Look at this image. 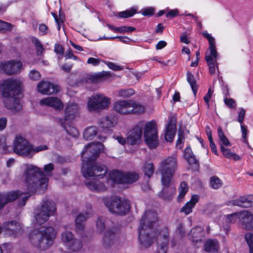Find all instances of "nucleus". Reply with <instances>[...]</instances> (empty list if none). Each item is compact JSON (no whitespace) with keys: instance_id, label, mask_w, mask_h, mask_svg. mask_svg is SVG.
<instances>
[{"instance_id":"f257e3e1","label":"nucleus","mask_w":253,"mask_h":253,"mask_svg":"<svg viewBox=\"0 0 253 253\" xmlns=\"http://www.w3.org/2000/svg\"><path fill=\"white\" fill-rule=\"evenodd\" d=\"M103 145L100 142L88 144L82 153L83 166L82 171L85 177H93L92 180L86 182L87 187L92 191L101 192L106 190V187L97 179L102 178L107 171V168L102 165L95 164L94 161L103 149Z\"/></svg>"},{"instance_id":"f03ea898","label":"nucleus","mask_w":253,"mask_h":253,"mask_svg":"<svg viewBox=\"0 0 253 253\" xmlns=\"http://www.w3.org/2000/svg\"><path fill=\"white\" fill-rule=\"evenodd\" d=\"M144 127V136L146 144L150 149L156 148L159 144V141L157 125L155 121H151L146 124L144 121L138 122L128 136L127 143L130 145L137 144L142 136Z\"/></svg>"},{"instance_id":"7ed1b4c3","label":"nucleus","mask_w":253,"mask_h":253,"mask_svg":"<svg viewBox=\"0 0 253 253\" xmlns=\"http://www.w3.org/2000/svg\"><path fill=\"white\" fill-rule=\"evenodd\" d=\"M21 86L20 81L11 79L4 81L1 86L4 106L13 112L19 111L22 108L20 100L16 97L21 92Z\"/></svg>"},{"instance_id":"20e7f679","label":"nucleus","mask_w":253,"mask_h":253,"mask_svg":"<svg viewBox=\"0 0 253 253\" xmlns=\"http://www.w3.org/2000/svg\"><path fill=\"white\" fill-rule=\"evenodd\" d=\"M28 190L31 192L37 189L44 191L47 189L48 178L43 176L42 169L34 165H29L24 171Z\"/></svg>"},{"instance_id":"39448f33","label":"nucleus","mask_w":253,"mask_h":253,"mask_svg":"<svg viewBox=\"0 0 253 253\" xmlns=\"http://www.w3.org/2000/svg\"><path fill=\"white\" fill-rule=\"evenodd\" d=\"M56 232L52 227H48L40 231L32 232L30 240L32 245L40 250H45L53 244Z\"/></svg>"},{"instance_id":"423d86ee","label":"nucleus","mask_w":253,"mask_h":253,"mask_svg":"<svg viewBox=\"0 0 253 253\" xmlns=\"http://www.w3.org/2000/svg\"><path fill=\"white\" fill-rule=\"evenodd\" d=\"M178 168V160L176 155L164 158L160 163L158 171L161 176V182L164 186L171 185L173 177Z\"/></svg>"},{"instance_id":"0eeeda50","label":"nucleus","mask_w":253,"mask_h":253,"mask_svg":"<svg viewBox=\"0 0 253 253\" xmlns=\"http://www.w3.org/2000/svg\"><path fill=\"white\" fill-rule=\"evenodd\" d=\"M56 211V207L54 202L48 199L43 200L35 212V219L37 223L40 225L44 224L50 216L55 214Z\"/></svg>"},{"instance_id":"6e6552de","label":"nucleus","mask_w":253,"mask_h":253,"mask_svg":"<svg viewBox=\"0 0 253 253\" xmlns=\"http://www.w3.org/2000/svg\"><path fill=\"white\" fill-rule=\"evenodd\" d=\"M105 206L111 212L119 215H126L130 210V203L127 200L118 197H106L103 199Z\"/></svg>"},{"instance_id":"1a4fd4ad","label":"nucleus","mask_w":253,"mask_h":253,"mask_svg":"<svg viewBox=\"0 0 253 253\" xmlns=\"http://www.w3.org/2000/svg\"><path fill=\"white\" fill-rule=\"evenodd\" d=\"M204 36L208 39L210 47L206 51L205 60L209 67V71L211 74L215 72V65L217 68L216 59L218 57V53L215 49L214 39L208 33H204Z\"/></svg>"},{"instance_id":"9d476101","label":"nucleus","mask_w":253,"mask_h":253,"mask_svg":"<svg viewBox=\"0 0 253 253\" xmlns=\"http://www.w3.org/2000/svg\"><path fill=\"white\" fill-rule=\"evenodd\" d=\"M31 196L29 193H23L20 191H11L0 194V210H2L7 203L15 201L17 198L21 199L22 202L19 205L23 206L26 202Z\"/></svg>"},{"instance_id":"9b49d317","label":"nucleus","mask_w":253,"mask_h":253,"mask_svg":"<svg viewBox=\"0 0 253 253\" xmlns=\"http://www.w3.org/2000/svg\"><path fill=\"white\" fill-rule=\"evenodd\" d=\"M110 103L109 98L103 94L96 93L92 95L87 102V108L90 111H98L105 109Z\"/></svg>"},{"instance_id":"f8f14e48","label":"nucleus","mask_w":253,"mask_h":253,"mask_svg":"<svg viewBox=\"0 0 253 253\" xmlns=\"http://www.w3.org/2000/svg\"><path fill=\"white\" fill-rule=\"evenodd\" d=\"M13 151L16 154L30 157L32 145L22 136L16 135L13 140Z\"/></svg>"},{"instance_id":"ddd939ff","label":"nucleus","mask_w":253,"mask_h":253,"mask_svg":"<svg viewBox=\"0 0 253 253\" xmlns=\"http://www.w3.org/2000/svg\"><path fill=\"white\" fill-rule=\"evenodd\" d=\"M138 233L140 248L143 249L150 247L156 237V233L152 229L139 227Z\"/></svg>"},{"instance_id":"4468645a","label":"nucleus","mask_w":253,"mask_h":253,"mask_svg":"<svg viewBox=\"0 0 253 253\" xmlns=\"http://www.w3.org/2000/svg\"><path fill=\"white\" fill-rule=\"evenodd\" d=\"M157 220V214L155 211H147L140 220V227L152 229Z\"/></svg>"},{"instance_id":"2eb2a0df","label":"nucleus","mask_w":253,"mask_h":253,"mask_svg":"<svg viewBox=\"0 0 253 253\" xmlns=\"http://www.w3.org/2000/svg\"><path fill=\"white\" fill-rule=\"evenodd\" d=\"M120 230V227L117 226L113 227L107 230L103 239V245L105 247L109 248L117 242Z\"/></svg>"},{"instance_id":"dca6fc26","label":"nucleus","mask_w":253,"mask_h":253,"mask_svg":"<svg viewBox=\"0 0 253 253\" xmlns=\"http://www.w3.org/2000/svg\"><path fill=\"white\" fill-rule=\"evenodd\" d=\"M22 63L20 61H11L0 64V73L13 75L20 71Z\"/></svg>"},{"instance_id":"f3484780","label":"nucleus","mask_w":253,"mask_h":253,"mask_svg":"<svg viewBox=\"0 0 253 253\" xmlns=\"http://www.w3.org/2000/svg\"><path fill=\"white\" fill-rule=\"evenodd\" d=\"M132 100H120L114 103V109L119 114L127 115L132 114Z\"/></svg>"},{"instance_id":"a211bd4d","label":"nucleus","mask_w":253,"mask_h":253,"mask_svg":"<svg viewBox=\"0 0 253 253\" xmlns=\"http://www.w3.org/2000/svg\"><path fill=\"white\" fill-rule=\"evenodd\" d=\"M239 220L243 228L251 230L253 229V214L249 211H243L239 212Z\"/></svg>"},{"instance_id":"6ab92c4d","label":"nucleus","mask_w":253,"mask_h":253,"mask_svg":"<svg viewBox=\"0 0 253 253\" xmlns=\"http://www.w3.org/2000/svg\"><path fill=\"white\" fill-rule=\"evenodd\" d=\"M38 91L43 94H51L57 92L58 86L48 82L42 81L37 86Z\"/></svg>"},{"instance_id":"aec40b11","label":"nucleus","mask_w":253,"mask_h":253,"mask_svg":"<svg viewBox=\"0 0 253 253\" xmlns=\"http://www.w3.org/2000/svg\"><path fill=\"white\" fill-rule=\"evenodd\" d=\"M157 244L159 246L158 253H167V246L169 244L168 233L166 230L160 233L157 237Z\"/></svg>"},{"instance_id":"412c9836","label":"nucleus","mask_w":253,"mask_h":253,"mask_svg":"<svg viewBox=\"0 0 253 253\" xmlns=\"http://www.w3.org/2000/svg\"><path fill=\"white\" fill-rule=\"evenodd\" d=\"M175 124L176 119L173 117L170 118L165 131V139L167 141L171 142L173 140L176 132Z\"/></svg>"},{"instance_id":"4be33fe9","label":"nucleus","mask_w":253,"mask_h":253,"mask_svg":"<svg viewBox=\"0 0 253 253\" xmlns=\"http://www.w3.org/2000/svg\"><path fill=\"white\" fill-rule=\"evenodd\" d=\"M112 77L110 72L102 71L98 73L88 75L87 81L90 83H98L104 80H106Z\"/></svg>"},{"instance_id":"5701e85b","label":"nucleus","mask_w":253,"mask_h":253,"mask_svg":"<svg viewBox=\"0 0 253 253\" xmlns=\"http://www.w3.org/2000/svg\"><path fill=\"white\" fill-rule=\"evenodd\" d=\"M117 123V118L114 115L110 114L100 119L99 126L103 129H109L114 127Z\"/></svg>"},{"instance_id":"b1692460","label":"nucleus","mask_w":253,"mask_h":253,"mask_svg":"<svg viewBox=\"0 0 253 253\" xmlns=\"http://www.w3.org/2000/svg\"><path fill=\"white\" fill-rule=\"evenodd\" d=\"M78 105L74 102L69 103L66 107L65 109V120H71L74 119L79 112Z\"/></svg>"},{"instance_id":"393cba45","label":"nucleus","mask_w":253,"mask_h":253,"mask_svg":"<svg viewBox=\"0 0 253 253\" xmlns=\"http://www.w3.org/2000/svg\"><path fill=\"white\" fill-rule=\"evenodd\" d=\"M5 227L9 234L17 236L22 233V227L20 223L12 221L5 223Z\"/></svg>"},{"instance_id":"a878e982","label":"nucleus","mask_w":253,"mask_h":253,"mask_svg":"<svg viewBox=\"0 0 253 253\" xmlns=\"http://www.w3.org/2000/svg\"><path fill=\"white\" fill-rule=\"evenodd\" d=\"M203 229L200 226H196L192 228L188 234V238L193 242L197 243L202 240Z\"/></svg>"},{"instance_id":"bb28decb","label":"nucleus","mask_w":253,"mask_h":253,"mask_svg":"<svg viewBox=\"0 0 253 253\" xmlns=\"http://www.w3.org/2000/svg\"><path fill=\"white\" fill-rule=\"evenodd\" d=\"M228 205L229 206H238L243 208L252 207L247 195L240 196L236 199L229 201Z\"/></svg>"},{"instance_id":"cd10ccee","label":"nucleus","mask_w":253,"mask_h":253,"mask_svg":"<svg viewBox=\"0 0 253 253\" xmlns=\"http://www.w3.org/2000/svg\"><path fill=\"white\" fill-rule=\"evenodd\" d=\"M40 103L51 106L55 109H60L63 105L57 97H48L41 100Z\"/></svg>"},{"instance_id":"c85d7f7f","label":"nucleus","mask_w":253,"mask_h":253,"mask_svg":"<svg viewBox=\"0 0 253 253\" xmlns=\"http://www.w3.org/2000/svg\"><path fill=\"white\" fill-rule=\"evenodd\" d=\"M199 197L198 195H193L190 201L187 202L180 210V212H184L187 215L192 211L193 208L198 202Z\"/></svg>"},{"instance_id":"c756f323","label":"nucleus","mask_w":253,"mask_h":253,"mask_svg":"<svg viewBox=\"0 0 253 253\" xmlns=\"http://www.w3.org/2000/svg\"><path fill=\"white\" fill-rule=\"evenodd\" d=\"M165 186L159 194V197L164 200L169 201L172 199L173 195L175 194L176 189L174 187H169Z\"/></svg>"},{"instance_id":"7c9ffc66","label":"nucleus","mask_w":253,"mask_h":253,"mask_svg":"<svg viewBox=\"0 0 253 253\" xmlns=\"http://www.w3.org/2000/svg\"><path fill=\"white\" fill-rule=\"evenodd\" d=\"M219 248L218 243L216 240L209 239L204 244V250L208 253H216Z\"/></svg>"},{"instance_id":"2f4dec72","label":"nucleus","mask_w":253,"mask_h":253,"mask_svg":"<svg viewBox=\"0 0 253 253\" xmlns=\"http://www.w3.org/2000/svg\"><path fill=\"white\" fill-rule=\"evenodd\" d=\"M139 174L134 171L125 172L123 183L132 184L135 182L139 178Z\"/></svg>"},{"instance_id":"473e14b6","label":"nucleus","mask_w":253,"mask_h":253,"mask_svg":"<svg viewBox=\"0 0 253 253\" xmlns=\"http://www.w3.org/2000/svg\"><path fill=\"white\" fill-rule=\"evenodd\" d=\"M125 172L118 170H113L109 174L110 179L114 182L123 183Z\"/></svg>"},{"instance_id":"72a5a7b5","label":"nucleus","mask_w":253,"mask_h":253,"mask_svg":"<svg viewBox=\"0 0 253 253\" xmlns=\"http://www.w3.org/2000/svg\"><path fill=\"white\" fill-rule=\"evenodd\" d=\"M89 217L84 213H80L75 220L76 228L78 231H82L84 228V222Z\"/></svg>"},{"instance_id":"f704fd0d","label":"nucleus","mask_w":253,"mask_h":253,"mask_svg":"<svg viewBox=\"0 0 253 253\" xmlns=\"http://www.w3.org/2000/svg\"><path fill=\"white\" fill-rule=\"evenodd\" d=\"M74 238L72 233L70 231L65 230L60 235L62 242L67 246Z\"/></svg>"},{"instance_id":"c9c22d12","label":"nucleus","mask_w":253,"mask_h":253,"mask_svg":"<svg viewBox=\"0 0 253 253\" xmlns=\"http://www.w3.org/2000/svg\"><path fill=\"white\" fill-rule=\"evenodd\" d=\"M97 128L95 126H89L86 128L84 137L86 140L93 139L97 134Z\"/></svg>"},{"instance_id":"e433bc0d","label":"nucleus","mask_w":253,"mask_h":253,"mask_svg":"<svg viewBox=\"0 0 253 253\" xmlns=\"http://www.w3.org/2000/svg\"><path fill=\"white\" fill-rule=\"evenodd\" d=\"M68 248L74 251H78L82 249L83 247L82 242L76 238H74L71 242L67 245Z\"/></svg>"},{"instance_id":"4c0bfd02","label":"nucleus","mask_w":253,"mask_h":253,"mask_svg":"<svg viewBox=\"0 0 253 253\" xmlns=\"http://www.w3.org/2000/svg\"><path fill=\"white\" fill-rule=\"evenodd\" d=\"M221 151L222 152L224 157L228 159H232L235 161H238L240 159V157L236 154L231 152L229 149H227L223 146L220 147Z\"/></svg>"},{"instance_id":"58836bf2","label":"nucleus","mask_w":253,"mask_h":253,"mask_svg":"<svg viewBox=\"0 0 253 253\" xmlns=\"http://www.w3.org/2000/svg\"><path fill=\"white\" fill-rule=\"evenodd\" d=\"M188 186L187 183L185 181H182L179 187V195L177 197L178 201L180 202L182 201L185 194L188 191Z\"/></svg>"},{"instance_id":"ea45409f","label":"nucleus","mask_w":253,"mask_h":253,"mask_svg":"<svg viewBox=\"0 0 253 253\" xmlns=\"http://www.w3.org/2000/svg\"><path fill=\"white\" fill-rule=\"evenodd\" d=\"M218 135L220 141V146H223V145H225L226 146H231V143H230L226 136L224 135L222 130V128L220 126H219L218 128Z\"/></svg>"},{"instance_id":"a19ab883","label":"nucleus","mask_w":253,"mask_h":253,"mask_svg":"<svg viewBox=\"0 0 253 253\" xmlns=\"http://www.w3.org/2000/svg\"><path fill=\"white\" fill-rule=\"evenodd\" d=\"M9 146L6 143V138L4 135H0V153L6 154L8 152Z\"/></svg>"},{"instance_id":"79ce46f5","label":"nucleus","mask_w":253,"mask_h":253,"mask_svg":"<svg viewBox=\"0 0 253 253\" xmlns=\"http://www.w3.org/2000/svg\"><path fill=\"white\" fill-rule=\"evenodd\" d=\"M187 75V80L190 84L194 95L195 96L197 90V85L194 76L190 72H188Z\"/></svg>"},{"instance_id":"37998d69","label":"nucleus","mask_w":253,"mask_h":253,"mask_svg":"<svg viewBox=\"0 0 253 253\" xmlns=\"http://www.w3.org/2000/svg\"><path fill=\"white\" fill-rule=\"evenodd\" d=\"M210 185L212 188L218 189L222 186V182L217 176H211L210 178Z\"/></svg>"},{"instance_id":"c03bdc74","label":"nucleus","mask_w":253,"mask_h":253,"mask_svg":"<svg viewBox=\"0 0 253 253\" xmlns=\"http://www.w3.org/2000/svg\"><path fill=\"white\" fill-rule=\"evenodd\" d=\"M118 94L119 97H129L131 95L134 94V91L133 89L129 88L126 89H121L119 90Z\"/></svg>"},{"instance_id":"a18cd8bd","label":"nucleus","mask_w":253,"mask_h":253,"mask_svg":"<svg viewBox=\"0 0 253 253\" xmlns=\"http://www.w3.org/2000/svg\"><path fill=\"white\" fill-rule=\"evenodd\" d=\"M32 42L35 44L37 50V54L40 55L42 54L44 48L40 41L36 38L32 39Z\"/></svg>"},{"instance_id":"49530a36","label":"nucleus","mask_w":253,"mask_h":253,"mask_svg":"<svg viewBox=\"0 0 253 253\" xmlns=\"http://www.w3.org/2000/svg\"><path fill=\"white\" fill-rule=\"evenodd\" d=\"M132 113L141 114L143 113L145 111L144 107L139 104L136 103L132 100Z\"/></svg>"},{"instance_id":"de8ad7c7","label":"nucleus","mask_w":253,"mask_h":253,"mask_svg":"<svg viewBox=\"0 0 253 253\" xmlns=\"http://www.w3.org/2000/svg\"><path fill=\"white\" fill-rule=\"evenodd\" d=\"M245 240L249 247L250 253H253V234L248 233L245 235Z\"/></svg>"},{"instance_id":"09e8293b","label":"nucleus","mask_w":253,"mask_h":253,"mask_svg":"<svg viewBox=\"0 0 253 253\" xmlns=\"http://www.w3.org/2000/svg\"><path fill=\"white\" fill-rule=\"evenodd\" d=\"M154 165L152 163L146 164L144 167V172L146 175L150 177L154 173Z\"/></svg>"},{"instance_id":"8fccbe9b","label":"nucleus","mask_w":253,"mask_h":253,"mask_svg":"<svg viewBox=\"0 0 253 253\" xmlns=\"http://www.w3.org/2000/svg\"><path fill=\"white\" fill-rule=\"evenodd\" d=\"M54 166L52 163H49L45 165L43 168V176L44 177H46V176H51L52 175V171L54 169Z\"/></svg>"},{"instance_id":"3c124183","label":"nucleus","mask_w":253,"mask_h":253,"mask_svg":"<svg viewBox=\"0 0 253 253\" xmlns=\"http://www.w3.org/2000/svg\"><path fill=\"white\" fill-rule=\"evenodd\" d=\"M13 27L11 24L0 20V31H10Z\"/></svg>"},{"instance_id":"603ef678","label":"nucleus","mask_w":253,"mask_h":253,"mask_svg":"<svg viewBox=\"0 0 253 253\" xmlns=\"http://www.w3.org/2000/svg\"><path fill=\"white\" fill-rule=\"evenodd\" d=\"M48 149V147L45 145H42L35 147H34L32 145V150L30 151V157H32L33 155L35 153H38L40 151L47 150Z\"/></svg>"},{"instance_id":"864d4df0","label":"nucleus","mask_w":253,"mask_h":253,"mask_svg":"<svg viewBox=\"0 0 253 253\" xmlns=\"http://www.w3.org/2000/svg\"><path fill=\"white\" fill-rule=\"evenodd\" d=\"M237 218H239V212H234L228 215L226 217V222L228 223H235Z\"/></svg>"},{"instance_id":"5fc2aeb1","label":"nucleus","mask_w":253,"mask_h":253,"mask_svg":"<svg viewBox=\"0 0 253 253\" xmlns=\"http://www.w3.org/2000/svg\"><path fill=\"white\" fill-rule=\"evenodd\" d=\"M67 132L74 137H77L79 135V132L77 129L74 126H69L65 128Z\"/></svg>"},{"instance_id":"6e6d98bb","label":"nucleus","mask_w":253,"mask_h":253,"mask_svg":"<svg viewBox=\"0 0 253 253\" xmlns=\"http://www.w3.org/2000/svg\"><path fill=\"white\" fill-rule=\"evenodd\" d=\"M29 78L34 81H37L41 79V74L36 70H31L29 75Z\"/></svg>"},{"instance_id":"4d7b16f0","label":"nucleus","mask_w":253,"mask_h":253,"mask_svg":"<svg viewBox=\"0 0 253 253\" xmlns=\"http://www.w3.org/2000/svg\"><path fill=\"white\" fill-rule=\"evenodd\" d=\"M135 13L134 10H126L119 13V16L122 18H128L133 16Z\"/></svg>"},{"instance_id":"13d9d810","label":"nucleus","mask_w":253,"mask_h":253,"mask_svg":"<svg viewBox=\"0 0 253 253\" xmlns=\"http://www.w3.org/2000/svg\"><path fill=\"white\" fill-rule=\"evenodd\" d=\"M54 51L59 55L58 58L60 59L63 57V54L64 52L63 47L60 44H56L54 46Z\"/></svg>"},{"instance_id":"bf43d9fd","label":"nucleus","mask_w":253,"mask_h":253,"mask_svg":"<svg viewBox=\"0 0 253 253\" xmlns=\"http://www.w3.org/2000/svg\"><path fill=\"white\" fill-rule=\"evenodd\" d=\"M96 226L98 230L102 231L105 228L104 220L101 218H98L96 221Z\"/></svg>"},{"instance_id":"052dcab7","label":"nucleus","mask_w":253,"mask_h":253,"mask_svg":"<svg viewBox=\"0 0 253 253\" xmlns=\"http://www.w3.org/2000/svg\"><path fill=\"white\" fill-rule=\"evenodd\" d=\"M106 64L110 69L115 71L122 70L123 69L122 67L110 62H107Z\"/></svg>"},{"instance_id":"680f3d73","label":"nucleus","mask_w":253,"mask_h":253,"mask_svg":"<svg viewBox=\"0 0 253 253\" xmlns=\"http://www.w3.org/2000/svg\"><path fill=\"white\" fill-rule=\"evenodd\" d=\"M119 33H124L125 32H132L135 30L133 27L122 26L119 27Z\"/></svg>"},{"instance_id":"e2e57ef3","label":"nucleus","mask_w":253,"mask_h":253,"mask_svg":"<svg viewBox=\"0 0 253 253\" xmlns=\"http://www.w3.org/2000/svg\"><path fill=\"white\" fill-rule=\"evenodd\" d=\"M224 102L228 107L233 108H235V107L236 106L235 101L232 98H225Z\"/></svg>"},{"instance_id":"0e129e2a","label":"nucleus","mask_w":253,"mask_h":253,"mask_svg":"<svg viewBox=\"0 0 253 253\" xmlns=\"http://www.w3.org/2000/svg\"><path fill=\"white\" fill-rule=\"evenodd\" d=\"M241 131H242V137L244 139L243 141L244 142L246 143L249 145V144L248 143V141L247 139V133H248V130L247 129V127L245 126H243V125H241Z\"/></svg>"},{"instance_id":"69168bd1","label":"nucleus","mask_w":253,"mask_h":253,"mask_svg":"<svg viewBox=\"0 0 253 253\" xmlns=\"http://www.w3.org/2000/svg\"><path fill=\"white\" fill-rule=\"evenodd\" d=\"M212 93H213V91H212L211 88H209L207 94L204 98V100H205V102L206 103L208 108H209V106H210L209 103V100H210V98L211 97Z\"/></svg>"},{"instance_id":"338daca9","label":"nucleus","mask_w":253,"mask_h":253,"mask_svg":"<svg viewBox=\"0 0 253 253\" xmlns=\"http://www.w3.org/2000/svg\"><path fill=\"white\" fill-rule=\"evenodd\" d=\"M193 155H194L192 152L191 148L187 147L185 149L184 153V156L186 160H187Z\"/></svg>"},{"instance_id":"774afa93","label":"nucleus","mask_w":253,"mask_h":253,"mask_svg":"<svg viewBox=\"0 0 253 253\" xmlns=\"http://www.w3.org/2000/svg\"><path fill=\"white\" fill-rule=\"evenodd\" d=\"M245 116V110L243 108L241 109V111L239 113L238 121L241 124L243 123Z\"/></svg>"}]
</instances>
